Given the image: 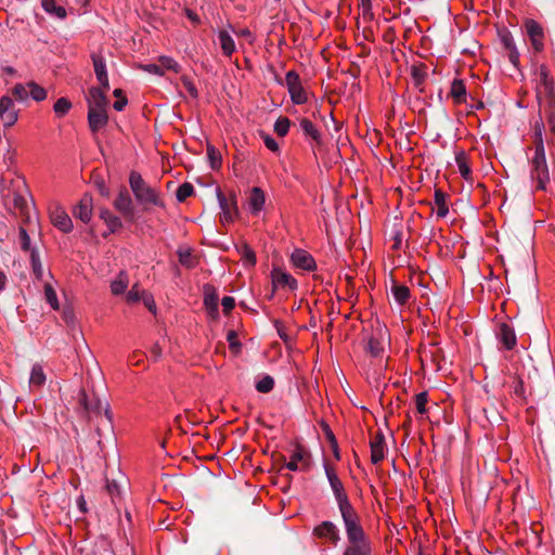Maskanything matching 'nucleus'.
I'll return each mask as SVG.
<instances>
[{"label":"nucleus","mask_w":555,"mask_h":555,"mask_svg":"<svg viewBox=\"0 0 555 555\" xmlns=\"http://www.w3.org/2000/svg\"><path fill=\"white\" fill-rule=\"evenodd\" d=\"M130 185L138 202L146 208L147 206H165L157 192L143 181L142 176H130Z\"/></svg>","instance_id":"obj_3"},{"label":"nucleus","mask_w":555,"mask_h":555,"mask_svg":"<svg viewBox=\"0 0 555 555\" xmlns=\"http://www.w3.org/2000/svg\"><path fill=\"white\" fill-rule=\"evenodd\" d=\"M499 36H500V40H501L503 47L506 50H509V49L516 47V44L514 42L513 35L511 34L509 30L503 29V30L499 31Z\"/></svg>","instance_id":"obj_50"},{"label":"nucleus","mask_w":555,"mask_h":555,"mask_svg":"<svg viewBox=\"0 0 555 555\" xmlns=\"http://www.w3.org/2000/svg\"><path fill=\"white\" fill-rule=\"evenodd\" d=\"M411 75H412V79L414 81L415 87H417V88L421 87L424 83L426 76H427L426 65L425 64L413 65L411 68Z\"/></svg>","instance_id":"obj_39"},{"label":"nucleus","mask_w":555,"mask_h":555,"mask_svg":"<svg viewBox=\"0 0 555 555\" xmlns=\"http://www.w3.org/2000/svg\"><path fill=\"white\" fill-rule=\"evenodd\" d=\"M240 253L246 266H254L256 263V255L248 245H243Z\"/></svg>","instance_id":"obj_47"},{"label":"nucleus","mask_w":555,"mask_h":555,"mask_svg":"<svg viewBox=\"0 0 555 555\" xmlns=\"http://www.w3.org/2000/svg\"><path fill=\"white\" fill-rule=\"evenodd\" d=\"M115 208L120 211L126 218L133 217V206L131 197L126 189L119 191L117 198L114 202Z\"/></svg>","instance_id":"obj_20"},{"label":"nucleus","mask_w":555,"mask_h":555,"mask_svg":"<svg viewBox=\"0 0 555 555\" xmlns=\"http://www.w3.org/2000/svg\"><path fill=\"white\" fill-rule=\"evenodd\" d=\"M93 210L92 196L86 193L79 204L74 209V216L80 219L82 222L88 223L91 220Z\"/></svg>","instance_id":"obj_17"},{"label":"nucleus","mask_w":555,"mask_h":555,"mask_svg":"<svg viewBox=\"0 0 555 555\" xmlns=\"http://www.w3.org/2000/svg\"><path fill=\"white\" fill-rule=\"evenodd\" d=\"M525 29L534 52H542L545 38L543 27L537 21L528 18L525 21Z\"/></svg>","instance_id":"obj_7"},{"label":"nucleus","mask_w":555,"mask_h":555,"mask_svg":"<svg viewBox=\"0 0 555 555\" xmlns=\"http://www.w3.org/2000/svg\"><path fill=\"white\" fill-rule=\"evenodd\" d=\"M387 343V331L383 327H377L367 340V351L373 357H378Z\"/></svg>","instance_id":"obj_13"},{"label":"nucleus","mask_w":555,"mask_h":555,"mask_svg":"<svg viewBox=\"0 0 555 555\" xmlns=\"http://www.w3.org/2000/svg\"><path fill=\"white\" fill-rule=\"evenodd\" d=\"M0 117L3 121L4 127H11L17 121L18 114L17 111L14 108L10 111L0 112Z\"/></svg>","instance_id":"obj_46"},{"label":"nucleus","mask_w":555,"mask_h":555,"mask_svg":"<svg viewBox=\"0 0 555 555\" xmlns=\"http://www.w3.org/2000/svg\"><path fill=\"white\" fill-rule=\"evenodd\" d=\"M271 282L273 285V292L276 288H288V289H296L297 288V281L295 278H293L289 273L286 271L280 269V268H273L271 271Z\"/></svg>","instance_id":"obj_10"},{"label":"nucleus","mask_w":555,"mask_h":555,"mask_svg":"<svg viewBox=\"0 0 555 555\" xmlns=\"http://www.w3.org/2000/svg\"><path fill=\"white\" fill-rule=\"evenodd\" d=\"M218 299L219 298L216 291L209 286H206L204 294V305L212 317H216L218 312Z\"/></svg>","instance_id":"obj_29"},{"label":"nucleus","mask_w":555,"mask_h":555,"mask_svg":"<svg viewBox=\"0 0 555 555\" xmlns=\"http://www.w3.org/2000/svg\"><path fill=\"white\" fill-rule=\"evenodd\" d=\"M18 238H20L21 248L23 250H26V251L33 250L30 248V237H29L27 231L23 227L20 228Z\"/></svg>","instance_id":"obj_53"},{"label":"nucleus","mask_w":555,"mask_h":555,"mask_svg":"<svg viewBox=\"0 0 555 555\" xmlns=\"http://www.w3.org/2000/svg\"><path fill=\"white\" fill-rule=\"evenodd\" d=\"M299 128L307 139H310L314 144L320 145L322 143V134L317 126L308 118L299 119Z\"/></svg>","instance_id":"obj_22"},{"label":"nucleus","mask_w":555,"mask_h":555,"mask_svg":"<svg viewBox=\"0 0 555 555\" xmlns=\"http://www.w3.org/2000/svg\"><path fill=\"white\" fill-rule=\"evenodd\" d=\"M221 305H222V309L225 313L230 312L234 306H235V300L234 298L230 297V296H225L222 298V301H221Z\"/></svg>","instance_id":"obj_63"},{"label":"nucleus","mask_w":555,"mask_h":555,"mask_svg":"<svg viewBox=\"0 0 555 555\" xmlns=\"http://www.w3.org/2000/svg\"><path fill=\"white\" fill-rule=\"evenodd\" d=\"M427 393L420 392L415 397L416 410L420 414L426 413Z\"/></svg>","instance_id":"obj_55"},{"label":"nucleus","mask_w":555,"mask_h":555,"mask_svg":"<svg viewBox=\"0 0 555 555\" xmlns=\"http://www.w3.org/2000/svg\"><path fill=\"white\" fill-rule=\"evenodd\" d=\"M14 103L13 100L9 96H2L0 99V112L14 109Z\"/></svg>","instance_id":"obj_62"},{"label":"nucleus","mask_w":555,"mask_h":555,"mask_svg":"<svg viewBox=\"0 0 555 555\" xmlns=\"http://www.w3.org/2000/svg\"><path fill=\"white\" fill-rule=\"evenodd\" d=\"M508 52V60L514 66H518L519 64V53L516 47L507 50Z\"/></svg>","instance_id":"obj_64"},{"label":"nucleus","mask_w":555,"mask_h":555,"mask_svg":"<svg viewBox=\"0 0 555 555\" xmlns=\"http://www.w3.org/2000/svg\"><path fill=\"white\" fill-rule=\"evenodd\" d=\"M44 297L52 309L57 310L60 308L57 296L52 285H44Z\"/></svg>","instance_id":"obj_43"},{"label":"nucleus","mask_w":555,"mask_h":555,"mask_svg":"<svg viewBox=\"0 0 555 555\" xmlns=\"http://www.w3.org/2000/svg\"><path fill=\"white\" fill-rule=\"evenodd\" d=\"M91 59H92V63H93L94 73H95L96 79L99 80V82L101 85L100 88L108 90L109 89V82H108V77H107V72H106V64H105L104 57L101 54L93 53L91 55Z\"/></svg>","instance_id":"obj_18"},{"label":"nucleus","mask_w":555,"mask_h":555,"mask_svg":"<svg viewBox=\"0 0 555 555\" xmlns=\"http://www.w3.org/2000/svg\"><path fill=\"white\" fill-rule=\"evenodd\" d=\"M541 106H544L545 118L551 128L552 133L555 134V98H553L552 104L548 100H542Z\"/></svg>","instance_id":"obj_36"},{"label":"nucleus","mask_w":555,"mask_h":555,"mask_svg":"<svg viewBox=\"0 0 555 555\" xmlns=\"http://www.w3.org/2000/svg\"><path fill=\"white\" fill-rule=\"evenodd\" d=\"M142 68L150 73V74H153V75H158V76H163L164 75V69L162 68V65H157V64H146V65H143Z\"/></svg>","instance_id":"obj_60"},{"label":"nucleus","mask_w":555,"mask_h":555,"mask_svg":"<svg viewBox=\"0 0 555 555\" xmlns=\"http://www.w3.org/2000/svg\"><path fill=\"white\" fill-rule=\"evenodd\" d=\"M348 542H359L369 540L361 524L358 514L350 503L338 506Z\"/></svg>","instance_id":"obj_2"},{"label":"nucleus","mask_w":555,"mask_h":555,"mask_svg":"<svg viewBox=\"0 0 555 555\" xmlns=\"http://www.w3.org/2000/svg\"><path fill=\"white\" fill-rule=\"evenodd\" d=\"M105 223L109 228L111 232H115L119 228H121V220L116 216H112L111 218H108V220H106Z\"/></svg>","instance_id":"obj_61"},{"label":"nucleus","mask_w":555,"mask_h":555,"mask_svg":"<svg viewBox=\"0 0 555 555\" xmlns=\"http://www.w3.org/2000/svg\"><path fill=\"white\" fill-rule=\"evenodd\" d=\"M291 126L292 121L288 117L280 116L274 122V132L283 138L288 133Z\"/></svg>","instance_id":"obj_40"},{"label":"nucleus","mask_w":555,"mask_h":555,"mask_svg":"<svg viewBox=\"0 0 555 555\" xmlns=\"http://www.w3.org/2000/svg\"><path fill=\"white\" fill-rule=\"evenodd\" d=\"M181 82H182L183 87L185 88V90L188 91V93L193 99H197L198 98L197 88L195 87L194 82L192 81V79L190 77L182 76L181 77Z\"/></svg>","instance_id":"obj_52"},{"label":"nucleus","mask_w":555,"mask_h":555,"mask_svg":"<svg viewBox=\"0 0 555 555\" xmlns=\"http://www.w3.org/2000/svg\"><path fill=\"white\" fill-rule=\"evenodd\" d=\"M360 4L362 8V15L366 20L373 18V12H372V1L371 0H360Z\"/></svg>","instance_id":"obj_57"},{"label":"nucleus","mask_w":555,"mask_h":555,"mask_svg":"<svg viewBox=\"0 0 555 555\" xmlns=\"http://www.w3.org/2000/svg\"><path fill=\"white\" fill-rule=\"evenodd\" d=\"M29 95L37 102L43 101L47 98V91L35 81L27 83Z\"/></svg>","instance_id":"obj_42"},{"label":"nucleus","mask_w":555,"mask_h":555,"mask_svg":"<svg viewBox=\"0 0 555 555\" xmlns=\"http://www.w3.org/2000/svg\"><path fill=\"white\" fill-rule=\"evenodd\" d=\"M543 131H544V124L542 121V119L535 121L534 124V143L537 144V142H543V138H542V134H543Z\"/></svg>","instance_id":"obj_59"},{"label":"nucleus","mask_w":555,"mask_h":555,"mask_svg":"<svg viewBox=\"0 0 555 555\" xmlns=\"http://www.w3.org/2000/svg\"><path fill=\"white\" fill-rule=\"evenodd\" d=\"M291 261L294 267L305 271H313L317 268L313 257L304 249H295L291 256Z\"/></svg>","instance_id":"obj_15"},{"label":"nucleus","mask_w":555,"mask_h":555,"mask_svg":"<svg viewBox=\"0 0 555 555\" xmlns=\"http://www.w3.org/2000/svg\"><path fill=\"white\" fill-rule=\"evenodd\" d=\"M1 193L8 206H13L15 210L23 218L24 222L30 221V206L34 205V199L29 188L23 176L7 179L1 178Z\"/></svg>","instance_id":"obj_1"},{"label":"nucleus","mask_w":555,"mask_h":555,"mask_svg":"<svg viewBox=\"0 0 555 555\" xmlns=\"http://www.w3.org/2000/svg\"><path fill=\"white\" fill-rule=\"evenodd\" d=\"M159 63L163 69L166 68L175 73H179L181 70V66L170 56H160Z\"/></svg>","instance_id":"obj_49"},{"label":"nucleus","mask_w":555,"mask_h":555,"mask_svg":"<svg viewBox=\"0 0 555 555\" xmlns=\"http://www.w3.org/2000/svg\"><path fill=\"white\" fill-rule=\"evenodd\" d=\"M42 9L51 15H55L59 18L66 17V10L64 7L56 5L55 0H41Z\"/></svg>","instance_id":"obj_33"},{"label":"nucleus","mask_w":555,"mask_h":555,"mask_svg":"<svg viewBox=\"0 0 555 555\" xmlns=\"http://www.w3.org/2000/svg\"><path fill=\"white\" fill-rule=\"evenodd\" d=\"M531 164L537 173H548L543 142H537Z\"/></svg>","instance_id":"obj_21"},{"label":"nucleus","mask_w":555,"mask_h":555,"mask_svg":"<svg viewBox=\"0 0 555 555\" xmlns=\"http://www.w3.org/2000/svg\"><path fill=\"white\" fill-rule=\"evenodd\" d=\"M498 338L505 349L511 350L516 345V335L514 330L506 323H502L499 327Z\"/></svg>","instance_id":"obj_23"},{"label":"nucleus","mask_w":555,"mask_h":555,"mask_svg":"<svg viewBox=\"0 0 555 555\" xmlns=\"http://www.w3.org/2000/svg\"><path fill=\"white\" fill-rule=\"evenodd\" d=\"M79 403L87 412H93L100 414L104 411L107 414V403L100 400L99 398L89 399L86 391L81 390L79 393Z\"/></svg>","instance_id":"obj_19"},{"label":"nucleus","mask_w":555,"mask_h":555,"mask_svg":"<svg viewBox=\"0 0 555 555\" xmlns=\"http://www.w3.org/2000/svg\"><path fill=\"white\" fill-rule=\"evenodd\" d=\"M310 466V455L309 453L298 447L292 453L289 461L286 463V468L293 472H306Z\"/></svg>","instance_id":"obj_9"},{"label":"nucleus","mask_w":555,"mask_h":555,"mask_svg":"<svg viewBox=\"0 0 555 555\" xmlns=\"http://www.w3.org/2000/svg\"><path fill=\"white\" fill-rule=\"evenodd\" d=\"M324 470L327 477L328 483L337 502V505H344L350 503L345 491L344 485L339 479L335 468L331 466L327 462H324Z\"/></svg>","instance_id":"obj_6"},{"label":"nucleus","mask_w":555,"mask_h":555,"mask_svg":"<svg viewBox=\"0 0 555 555\" xmlns=\"http://www.w3.org/2000/svg\"><path fill=\"white\" fill-rule=\"evenodd\" d=\"M108 122L107 109H88V125L92 133H96Z\"/></svg>","instance_id":"obj_16"},{"label":"nucleus","mask_w":555,"mask_h":555,"mask_svg":"<svg viewBox=\"0 0 555 555\" xmlns=\"http://www.w3.org/2000/svg\"><path fill=\"white\" fill-rule=\"evenodd\" d=\"M13 96L18 101H25L29 96L27 85L17 83L12 90Z\"/></svg>","instance_id":"obj_51"},{"label":"nucleus","mask_w":555,"mask_h":555,"mask_svg":"<svg viewBox=\"0 0 555 555\" xmlns=\"http://www.w3.org/2000/svg\"><path fill=\"white\" fill-rule=\"evenodd\" d=\"M538 82H537V99L540 104H542V100H548L552 104L553 98H555L554 92V80L550 75V70L546 65L542 64L537 69Z\"/></svg>","instance_id":"obj_4"},{"label":"nucleus","mask_w":555,"mask_h":555,"mask_svg":"<svg viewBox=\"0 0 555 555\" xmlns=\"http://www.w3.org/2000/svg\"><path fill=\"white\" fill-rule=\"evenodd\" d=\"M274 386V379L270 375L263 376L260 380L256 384V389L259 392L268 393L273 389Z\"/></svg>","instance_id":"obj_45"},{"label":"nucleus","mask_w":555,"mask_h":555,"mask_svg":"<svg viewBox=\"0 0 555 555\" xmlns=\"http://www.w3.org/2000/svg\"><path fill=\"white\" fill-rule=\"evenodd\" d=\"M105 89L91 87L88 92L87 103L88 109H107L108 99L105 95Z\"/></svg>","instance_id":"obj_14"},{"label":"nucleus","mask_w":555,"mask_h":555,"mask_svg":"<svg viewBox=\"0 0 555 555\" xmlns=\"http://www.w3.org/2000/svg\"><path fill=\"white\" fill-rule=\"evenodd\" d=\"M129 279L125 271H120L111 283V292L113 295L124 294L128 287Z\"/></svg>","instance_id":"obj_31"},{"label":"nucleus","mask_w":555,"mask_h":555,"mask_svg":"<svg viewBox=\"0 0 555 555\" xmlns=\"http://www.w3.org/2000/svg\"><path fill=\"white\" fill-rule=\"evenodd\" d=\"M50 220L55 228L64 233H69L73 230L72 219L61 206L51 208Z\"/></svg>","instance_id":"obj_12"},{"label":"nucleus","mask_w":555,"mask_h":555,"mask_svg":"<svg viewBox=\"0 0 555 555\" xmlns=\"http://www.w3.org/2000/svg\"><path fill=\"white\" fill-rule=\"evenodd\" d=\"M435 205L437 206L438 217H446L448 215L447 194L439 189L435 191Z\"/></svg>","instance_id":"obj_35"},{"label":"nucleus","mask_w":555,"mask_h":555,"mask_svg":"<svg viewBox=\"0 0 555 555\" xmlns=\"http://www.w3.org/2000/svg\"><path fill=\"white\" fill-rule=\"evenodd\" d=\"M207 159L209 162L210 168L214 171H218L222 165V157L219 150L215 146L208 144L207 146Z\"/></svg>","instance_id":"obj_34"},{"label":"nucleus","mask_w":555,"mask_h":555,"mask_svg":"<svg viewBox=\"0 0 555 555\" xmlns=\"http://www.w3.org/2000/svg\"><path fill=\"white\" fill-rule=\"evenodd\" d=\"M142 293L145 292L141 291L137 284L133 285L132 288L127 293V301L130 304L138 302L142 299Z\"/></svg>","instance_id":"obj_54"},{"label":"nucleus","mask_w":555,"mask_h":555,"mask_svg":"<svg viewBox=\"0 0 555 555\" xmlns=\"http://www.w3.org/2000/svg\"><path fill=\"white\" fill-rule=\"evenodd\" d=\"M194 192V188L191 183H183L181 184L177 192H176V197H177V201L182 203L184 202L188 197H190Z\"/></svg>","instance_id":"obj_44"},{"label":"nucleus","mask_w":555,"mask_h":555,"mask_svg":"<svg viewBox=\"0 0 555 555\" xmlns=\"http://www.w3.org/2000/svg\"><path fill=\"white\" fill-rule=\"evenodd\" d=\"M46 382V375L40 364H35L31 369L29 384L31 387H41Z\"/></svg>","instance_id":"obj_38"},{"label":"nucleus","mask_w":555,"mask_h":555,"mask_svg":"<svg viewBox=\"0 0 555 555\" xmlns=\"http://www.w3.org/2000/svg\"><path fill=\"white\" fill-rule=\"evenodd\" d=\"M88 183L92 184L101 196H109L113 186L109 176H93Z\"/></svg>","instance_id":"obj_24"},{"label":"nucleus","mask_w":555,"mask_h":555,"mask_svg":"<svg viewBox=\"0 0 555 555\" xmlns=\"http://www.w3.org/2000/svg\"><path fill=\"white\" fill-rule=\"evenodd\" d=\"M450 95L454 104L459 105L465 103L467 100V92L465 83L462 79H454L451 83Z\"/></svg>","instance_id":"obj_25"},{"label":"nucleus","mask_w":555,"mask_h":555,"mask_svg":"<svg viewBox=\"0 0 555 555\" xmlns=\"http://www.w3.org/2000/svg\"><path fill=\"white\" fill-rule=\"evenodd\" d=\"M216 195L219 202V206L221 208L220 220L223 223L233 222L238 214L236 202L234 199L231 202L228 201L219 188H216Z\"/></svg>","instance_id":"obj_8"},{"label":"nucleus","mask_w":555,"mask_h":555,"mask_svg":"<svg viewBox=\"0 0 555 555\" xmlns=\"http://www.w3.org/2000/svg\"><path fill=\"white\" fill-rule=\"evenodd\" d=\"M220 47L224 55L230 56L235 51L233 38L227 30H220L218 34Z\"/></svg>","instance_id":"obj_32"},{"label":"nucleus","mask_w":555,"mask_h":555,"mask_svg":"<svg viewBox=\"0 0 555 555\" xmlns=\"http://www.w3.org/2000/svg\"><path fill=\"white\" fill-rule=\"evenodd\" d=\"M455 162L457 164L460 173H470L468 158L464 152H461L455 155Z\"/></svg>","instance_id":"obj_48"},{"label":"nucleus","mask_w":555,"mask_h":555,"mask_svg":"<svg viewBox=\"0 0 555 555\" xmlns=\"http://www.w3.org/2000/svg\"><path fill=\"white\" fill-rule=\"evenodd\" d=\"M30 257H31V264H33L34 273L38 278H40L42 274V267H41V263L39 260L38 253L36 250H31Z\"/></svg>","instance_id":"obj_56"},{"label":"nucleus","mask_w":555,"mask_h":555,"mask_svg":"<svg viewBox=\"0 0 555 555\" xmlns=\"http://www.w3.org/2000/svg\"><path fill=\"white\" fill-rule=\"evenodd\" d=\"M313 534L320 539H325L334 545L340 541L339 529L332 521H323L313 529Z\"/></svg>","instance_id":"obj_11"},{"label":"nucleus","mask_w":555,"mask_h":555,"mask_svg":"<svg viewBox=\"0 0 555 555\" xmlns=\"http://www.w3.org/2000/svg\"><path fill=\"white\" fill-rule=\"evenodd\" d=\"M385 457V441L384 437L378 434L371 441V461L373 464L379 463Z\"/></svg>","instance_id":"obj_26"},{"label":"nucleus","mask_w":555,"mask_h":555,"mask_svg":"<svg viewBox=\"0 0 555 555\" xmlns=\"http://www.w3.org/2000/svg\"><path fill=\"white\" fill-rule=\"evenodd\" d=\"M179 257V262L189 269H192L197 266L198 261L193 251L189 247H180L177 251Z\"/></svg>","instance_id":"obj_30"},{"label":"nucleus","mask_w":555,"mask_h":555,"mask_svg":"<svg viewBox=\"0 0 555 555\" xmlns=\"http://www.w3.org/2000/svg\"><path fill=\"white\" fill-rule=\"evenodd\" d=\"M262 139H263L264 145L268 150H270L272 152L279 151V149H280L279 143L271 135L263 134Z\"/></svg>","instance_id":"obj_58"},{"label":"nucleus","mask_w":555,"mask_h":555,"mask_svg":"<svg viewBox=\"0 0 555 555\" xmlns=\"http://www.w3.org/2000/svg\"><path fill=\"white\" fill-rule=\"evenodd\" d=\"M264 205V193L259 188H253L248 197V207L253 214H258Z\"/></svg>","instance_id":"obj_28"},{"label":"nucleus","mask_w":555,"mask_h":555,"mask_svg":"<svg viewBox=\"0 0 555 555\" xmlns=\"http://www.w3.org/2000/svg\"><path fill=\"white\" fill-rule=\"evenodd\" d=\"M285 83L291 95V100L294 104L299 105L307 102V92L301 85V80L297 72H287L285 76Z\"/></svg>","instance_id":"obj_5"},{"label":"nucleus","mask_w":555,"mask_h":555,"mask_svg":"<svg viewBox=\"0 0 555 555\" xmlns=\"http://www.w3.org/2000/svg\"><path fill=\"white\" fill-rule=\"evenodd\" d=\"M343 555H371V543L369 540L348 542Z\"/></svg>","instance_id":"obj_27"},{"label":"nucleus","mask_w":555,"mask_h":555,"mask_svg":"<svg viewBox=\"0 0 555 555\" xmlns=\"http://www.w3.org/2000/svg\"><path fill=\"white\" fill-rule=\"evenodd\" d=\"M70 108L72 102L67 98H60L53 105V111L60 118L64 117Z\"/></svg>","instance_id":"obj_41"},{"label":"nucleus","mask_w":555,"mask_h":555,"mask_svg":"<svg viewBox=\"0 0 555 555\" xmlns=\"http://www.w3.org/2000/svg\"><path fill=\"white\" fill-rule=\"evenodd\" d=\"M391 293L396 302L399 305H404L410 298V289L405 285L393 284Z\"/></svg>","instance_id":"obj_37"}]
</instances>
